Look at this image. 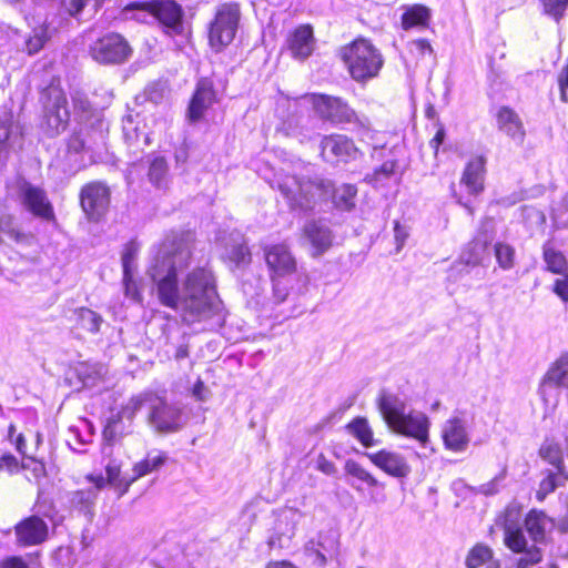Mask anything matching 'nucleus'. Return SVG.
<instances>
[{
  "label": "nucleus",
  "instance_id": "obj_32",
  "mask_svg": "<svg viewBox=\"0 0 568 568\" xmlns=\"http://www.w3.org/2000/svg\"><path fill=\"white\" fill-rule=\"evenodd\" d=\"M123 136L128 148L136 153L143 151L145 146L150 145L151 138L149 133L142 131L133 121L132 116H128L123 121Z\"/></svg>",
  "mask_w": 568,
  "mask_h": 568
},
{
  "label": "nucleus",
  "instance_id": "obj_36",
  "mask_svg": "<svg viewBox=\"0 0 568 568\" xmlns=\"http://www.w3.org/2000/svg\"><path fill=\"white\" fill-rule=\"evenodd\" d=\"M430 20V10L423 4L408 7L402 16V26L405 30L412 28H426Z\"/></svg>",
  "mask_w": 568,
  "mask_h": 568
},
{
  "label": "nucleus",
  "instance_id": "obj_30",
  "mask_svg": "<svg viewBox=\"0 0 568 568\" xmlns=\"http://www.w3.org/2000/svg\"><path fill=\"white\" fill-rule=\"evenodd\" d=\"M168 460V455L164 452L160 450H151L146 454L145 458L139 463H136L133 467V476L130 477L129 481L124 483L123 489L121 494H125L129 490V487L132 483L138 480L139 478L151 474L152 471L161 468L165 462Z\"/></svg>",
  "mask_w": 568,
  "mask_h": 568
},
{
  "label": "nucleus",
  "instance_id": "obj_3",
  "mask_svg": "<svg viewBox=\"0 0 568 568\" xmlns=\"http://www.w3.org/2000/svg\"><path fill=\"white\" fill-rule=\"evenodd\" d=\"M378 409L394 433L412 437L423 446L428 442L429 419L418 410L406 413L405 402L396 394L383 389L377 398Z\"/></svg>",
  "mask_w": 568,
  "mask_h": 568
},
{
  "label": "nucleus",
  "instance_id": "obj_56",
  "mask_svg": "<svg viewBox=\"0 0 568 568\" xmlns=\"http://www.w3.org/2000/svg\"><path fill=\"white\" fill-rule=\"evenodd\" d=\"M20 465L18 459L11 454H3L0 457V470L8 474H14L19 471Z\"/></svg>",
  "mask_w": 568,
  "mask_h": 568
},
{
  "label": "nucleus",
  "instance_id": "obj_44",
  "mask_svg": "<svg viewBox=\"0 0 568 568\" xmlns=\"http://www.w3.org/2000/svg\"><path fill=\"white\" fill-rule=\"evenodd\" d=\"M168 164L163 158H155L149 169V179L156 187H162L166 184Z\"/></svg>",
  "mask_w": 568,
  "mask_h": 568
},
{
  "label": "nucleus",
  "instance_id": "obj_53",
  "mask_svg": "<svg viewBox=\"0 0 568 568\" xmlns=\"http://www.w3.org/2000/svg\"><path fill=\"white\" fill-rule=\"evenodd\" d=\"M136 250L133 244L125 246L122 253L123 274H131L135 268Z\"/></svg>",
  "mask_w": 568,
  "mask_h": 568
},
{
  "label": "nucleus",
  "instance_id": "obj_23",
  "mask_svg": "<svg viewBox=\"0 0 568 568\" xmlns=\"http://www.w3.org/2000/svg\"><path fill=\"white\" fill-rule=\"evenodd\" d=\"M304 236L312 247V255L324 254L333 244L334 234L331 227L322 220H312L305 223Z\"/></svg>",
  "mask_w": 568,
  "mask_h": 568
},
{
  "label": "nucleus",
  "instance_id": "obj_40",
  "mask_svg": "<svg viewBox=\"0 0 568 568\" xmlns=\"http://www.w3.org/2000/svg\"><path fill=\"white\" fill-rule=\"evenodd\" d=\"M542 255L547 271L554 274H564L567 271V260L565 255L549 243L544 245Z\"/></svg>",
  "mask_w": 568,
  "mask_h": 568
},
{
  "label": "nucleus",
  "instance_id": "obj_5",
  "mask_svg": "<svg viewBox=\"0 0 568 568\" xmlns=\"http://www.w3.org/2000/svg\"><path fill=\"white\" fill-rule=\"evenodd\" d=\"M42 103L41 128L48 136H55L63 132L70 120L68 101L63 90L51 83L40 95Z\"/></svg>",
  "mask_w": 568,
  "mask_h": 568
},
{
  "label": "nucleus",
  "instance_id": "obj_13",
  "mask_svg": "<svg viewBox=\"0 0 568 568\" xmlns=\"http://www.w3.org/2000/svg\"><path fill=\"white\" fill-rule=\"evenodd\" d=\"M18 199L22 206L34 216L45 221L54 219L53 206L41 187L21 181L18 185Z\"/></svg>",
  "mask_w": 568,
  "mask_h": 568
},
{
  "label": "nucleus",
  "instance_id": "obj_10",
  "mask_svg": "<svg viewBox=\"0 0 568 568\" xmlns=\"http://www.w3.org/2000/svg\"><path fill=\"white\" fill-rule=\"evenodd\" d=\"M313 105L316 112L333 123H354L363 129L371 125L369 119L365 115H358L345 101L329 95H314Z\"/></svg>",
  "mask_w": 568,
  "mask_h": 568
},
{
  "label": "nucleus",
  "instance_id": "obj_1",
  "mask_svg": "<svg viewBox=\"0 0 568 568\" xmlns=\"http://www.w3.org/2000/svg\"><path fill=\"white\" fill-rule=\"evenodd\" d=\"M194 248L191 232H171L152 248L146 274L159 303L179 313L185 324L220 326L224 315L216 277L207 262L193 265Z\"/></svg>",
  "mask_w": 568,
  "mask_h": 568
},
{
  "label": "nucleus",
  "instance_id": "obj_48",
  "mask_svg": "<svg viewBox=\"0 0 568 568\" xmlns=\"http://www.w3.org/2000/svg\"><path fill=\"white\" fill-rule=\"evenodd\" d=\"M546 14L554 18L557 22L565 16L568 9V0H540Z\"/></svg>",
  "mask_w": 568,
  "mask_h": 568
},
{
  "label": "nucleus",
  "instance_id": "obj_64",
  "mask_svg": "<svg viewBox=\"0 0 568 568\" xmlns=\"http://www.w3.org/2000/svg\"><path fill=\"white\" fill-rule=\"evenodd\" d=\"M524 557H527L528 564L531 566L534 564H537L541 560V554L540 550L536 547H532L528 550H526Z\"/></svg>",
  "mask_w": 568,
  "mask_h": 568
},
{
  "label": "nucleus",
  "instance_id": "obj_11",
  "mask_svg": "<svg viewBox=\"0 0 568 568\" xmlns=\"http://www.w3.org/2000/svg\"><path fill=\"white\" fill-rule=\"evenodd\" d=\"M474 417L466 410H455L444 423L442 438L446 449L463 453L470 443Z\"/></svg>",
  "mask_w": 568,
  "mask_h": 568
},
{
  "label": "nucleus",
  "instance_id": "obj_51",
  "mask_svg": "<svg viewBox=\"0 0 568 568\" xmlns=\"http://www.w3.org/2000/svg\"><path fill=\"white\" fill-rule=\"evenodd\" d=\"M27 473L28 480L38 483L41 478L45 476V466L42 462L36 459H28L21 466Z\"/></svg>",
  "mask_w": 568,
  "mask_h": 568
},
{
  "label": "nucleus",
  "instance_id": "obj_54",
  "mask_svg": "<svg viewBox=\"0 0 568 568\" xmlns=\"http://www.w3.org/2000/svg\"><path fill=\"white\" fill-rule=\"evenodd\" d=\"M408 236H409L408 227L406 225L400 224L398 221H395L394 237H395V242H396V252L397 253L404 247Z\"/></svg>",
  "mask_w": 568,
  "mask_h": 568
},
{
  "label": "nucleus",
  "instance_id": "obj_41",
  "mask_svg": "<svg viewBox=\"0 0 568 568\" xmlns=\"http://www.w3.org/2000/svg\"><path fill=\"white\" fill-rule=\"evenodd\" d=\"M344 469L348 476L366 484L368 487H384L368 470L353 459L346 460Z\"/></svg>",
  "mask_w": 568,
  "mask_h": 568
},
{
  "label": "nucleus",
  "instance_id": "obj_20",
  "mask_svg": "<svg viewBox=\"0 0 568 568\" xmlns=\"http://www.w3.org/2000/svg\"><path fill=\"white\" fill-rule=\"evenodd\" d=\"M17 544L22 547L38 546L49 536L47 523L39 516H30L14 527Z\"/></svg>",
  "mask_w": 568,
  "mask_h": 568
},
{
  "label": "nucleus",
  "instance_id": "obj_61",
  "mask_svg": "<svg viewBox=\"0 0 568 568\" xmlns=\"http://www.w3.org/2000/svg\"><path fill=\"white\" fill-rule=\"evenodd\" d=\"M554 293L558 295L564 302H568V275L555 281Z\"/></svg>",
  "mask_w": 568,
  "mask_h": 568
},
{
  "label": "nucleus",
  "instance_id": "obj_33",
  "mask_svg": "<svg viewBox=\"0 0 568 568\" xmlns=\"http://www.w3.org/2000/svg\"><path fill=\"white\" fill-rule=\"evenodd\" d=\"M58 28L59 26H55L53 20H45L41 26L33 28L32 33L26 40V49L28 53L30 55L38 53Z\"/></svg>",
  "mask_w": 568,
  "mask_h": 568
},
{
  "label": "nucleus",
  "instance_id": "obj_39",
  "mask_svg": "<svg viewBox=\"0 0 568 568\" xmlns=\"http://www.w3.org/2000/svg\"><path fill=\"white\" fill-rule=\"evenodd\" d=\"M544 474L545 477L536 490L538 501H544L549 494L554 493L557 487L564 486L565 481L568 480V478H565V475L557 471L546 470Z\"/></svg>",
  "mask_w": 568,
  "mask_h": 568
},
{
  "label": "nucleus",
  "instance_id": "obj_8",
  "mask_svg": "<svg viewBox=\"0 0 568 568\" xmlns=\"http://www.w3.org/2000/svg\"><path fill=\"white\" fill-rule=\"evenodd\" d=\"M136 9L143 16L155 18L166 34L172 37L184 33L183 10L174 0H151L138 4Z\"/></svg>",
  "mask_w": 568,
  "mask_h": 568
},
{
  "label": "nucleus",
  "instance_id": "obj_62",
  "mask_svg": "<svg viewBox=\"0 0 568 568\" xmlns=\"http://www.w3.org/2000/svg\"><path fill=\"white\" fill-rule=\"evenodd\" d=\"M0 568H28V565L21 557L12 556L1 561Z\"/></svg>",
  "mask_w": 568,
  "mask_h": 568
},
{
  "label": "nucleus",
  "instance_id": "obj_15",
  "mask_svg": "<svg viewBox=\"0 0 568 568\" xmlns=\"http://www.w3.org/2000/svg\"><path fill=\"white\" fill-rule=\"evenodd\" d=\"M264 258L271 277H291L296 271V260L285 243L265 246Z\"/></svg>",
  "mask_w": 568,
  "mask_h": 568
},
{
  "label": "nucleus",
  "instance_id": "obj_9",
  "mask_svg": "<svg viewBox=\"0 0 568 568\" xmlns=\"http://www.w3.org/2000/svg\"><path fill=\"white\" fill-rule=\"evenodd\" d=\"M562 389H568V353L549 366L539 383L538 395L545 406L556 407Z\"/></svg>",
  "mask_w": 568,
  "mask_h": 568
},
{
  "label": "nucleus",
  "instance_id": "obj_47",
  "mask_svg": "<svg viewBox=\"0 0 568 568\" xmlns=\"http://www.w3.org/2000/svg\"><path fill=\"white\" fill-rule=\"evenodd\" d=\"M226 257L235 263L237 266L248 264L251 261V253L247 245L243 242L235 243L225 250Z\"/></svg>",
  "mask_w": 568,
  "mask_h": 568
},
{
  "label": "nucleus",
  "instance_id": "obj_18",
  "mask_svg": "<svg viewBox=\"0 0 568 568\" xmlns=\"http://www.w3.org/2000/svg\"><path fill=\"white\" fill-rule=\"evenodd\" d=\"M301 516L300 511L292 508L280 514L267 540L270 549H286L291 546Z\"/></svg>",
  "mask_w": 568,
  "mask_h": 568
},
{
  "label": "nucleus",
  "instance_id": "obj_21",
  "mask_svg": "<svg viewBox=\"0 0 568 568\" xmlns=\"http://www.w3.org/2000/svg\"><path fill=\"white\" fill-rule=\"evenodd\" d=\"M286 48L293 59L305 61L315 49L313 28L310 24H302L295 28L287 36Z\"/></svg>",
  "mask_w": 568,
  "mask_h": 568
},
{
  "label": "nucleus",
  "instance_id": "obj_49",
  "mask_svg": "<svg viewBox=\"0 0 568 568\" xmlns=\"http://www.w3.org/2000/svg\"><path fill=\"white\" fill-rule=\"evenodd\" d=\"M87 128L74 129L68 141V152L78 154L87 148Z\"/></svg>",
  "mask_w": 568,
  "mask_h": 568
},
{
  "label": "nucleus",
  "instance_id": "obj_29",
  "mask_svg": "<svg viewBox=\"0 0 568 568\" xmlns=\"http://www.w3.org/2000/svg\"><path fill=\"white\" fill-rule=\"evenodd\" d=\"M505 532V545L514 552H523L527 548V540L517 519V514L507 511L497 520Z\"/></svg>",
  "mask_w": 568,
  "mask_h": 568
},
{
  "label": "nucleus",
  "instance_id": "obj_43",
  "mask_svg": "<svg viewBox=\"0 0 568 568\" xmlns=\"http://www.w3.org/2000/svg\"><path fill=\"white\" fill-rule=\"evenodd\" d=\"M493 558V550L485 545L478 544L470 549L466 558L467 568H478Z\"/></svg>",
  "mask_w": 568,
  "mask_h": 568
},
{
  "label": "nucleus",
  "instance_id": "obj_50",
  "mask_svg": "<svg viewBox=\"0 0 568 568\" xmlns=\"http://www.w3.org/2000/svg\"><path fill=\"white\" fill-rule=\"evenodd\" d=\"M291 277H271L273 283V297L276 303H283L290 294Z\"/></svg>",
  "mask_w": 568,
  "mask_h": 568
},
{
  "label": "nucleus",
  "instance_id": "obj_34",
  "mask_svg": "<svg viewBox=\"0 0 568 568\" xmlns=\"http://www.w3.org/2000/svg\"><path fill=\"white\" fill-rule=\"evenodd\" d=\"M550 518L539 510H530L525 519V527L536 542H540L545 539L546 531L551 527Z\"/></svg>",
  "mask_w": 568,
  "mask_h": 568
},
{
  "label": "nucleus",
  "instance_id": "obj_27",
  "mask_svg": "<svg viewBox=\"0 0 568 568\" xmlns=\"http://www.w3.org/2000/svg\"><path fill=\"white\" fill-rule=\"evenodd\" d=\"M94 484V487L74 490L68 495L70 507L89 517V519H92L94 515V504L98 493L104 486L105 479L102 476H99Z\"/></svg>",
  "mask_w": 568,
  "mask_h": 568
},
{
  "label": "nucleus",
  "instance_id": "obj_37",
  "mask_svg": "<svg viewBox=\"0 0 568 568\" xmlns=\"http://www.w3.org/2000/svg\"><path fill=\"white\" fill-rule=\"evenodd\" d=\"M348 433L353 435L363 446L372 447L379 442L374 438L373 429L364 417H356L347 425Z\"/></svg>",
  "mask_w": 568,
  "mask_h": 568
},
{
  "label": "nucleus",
  "instance_id": "obj_24",
  "mask_svg": "<svg viewBox=\"0 0 568 568\" xmlns=\"http://www.w3.org/2000/svg\"><path fill=\"white\" fill-rule=\"evenodd\" d=\"M215 98L213 82L207 78L200 79L187 109L189 120L191 122L201 120L205 111L215 102Z\"/></svg>",
  "mask_w": 568,
  "mask_h": 568
},
{
  "label": "nucleus",
  "instance_id": "obj_7",
  "mask_svg": "<svg viewBox=\"0 0 568 568\" xmlns=\"http://www.w3.org/2000/svg\"><path fill=\"white\" fill-rule=\"evenodd\" d=\"M148 415L149 424L158 433H175L186 424V415L178 403H169L164 396L153 393Z\"/></svg>",
  "mask_w": 568,
  "mask_h": 568
},
{
  "label": "nucleus",
  "instance_id": "obj_31",
  "mask_svg": "<svg viewBox=\"0 0 568 568\" xmlns=\"http://www.w3.org/2000/svg\"><path fill=\"white\" fill-rule=\"evenodd\" d=\"M497 123L500 131L518 143L525 138V130L519 115L510 108L503 106L497 113Z\"/></svg>",
  "mask_w": 568,
  "mask_h": 568
},
{
  "label": "nucleus",
  "instance_id": "obj_12",
  "mask_svg": "<svg viewBox=\"0 0 568 568\" xmlns=\"http://www.w3.org/2000/svg\"><path fill=\"white\" fill-rule=\"evenodd\" d=\"M132 50L128 41L119 33H109L98 39L90 48L92 59L101 64L125 62Z\"/></svg>",
  "mask_w": 568,
  "mask_h": 568
},
{
  "label": "nucleus",
  "instance_id": "obj_6",
  "mask_svg": "<svg viewBox=\"0 0 568 568\" xmlns=\"http://www.w3.org/2000/svg\"><path fill=\"white\" fill-rule=\"evenodd\" d=\"M240 17L241 12L236 3H223L217 7L209 29V41L214 51L223 50L234 40Z\"/></svg>",
  "mask_w": 568,
  "mask_h": 568
},
{
  "label": "nucleus",
  "instance_id": "obj_25",
  "mask_svg": "<svg viewBox=\"0 0 568 568\" xmlns=\"http://www.w3.org/2000/svg\"><path fill=\"white\" fill-rule=\"evenodd\" d=\"M486 160L484 156L470 159L462 174L460 186L469 196H478L484 191Z\"/></svg>",
  "mask_w": 568,
  "mask_h": 568
},
{
  "label": "nucleus",
  "instance_id": "obj_28",
  "mask_svg": "<svg viewBox=\"0 0 568 568\" xmlns=\"http://www.w3.org/2000/svg\"><path fill=\"white\" fill-rule=\"evenodd\" d=\"M338 540L334 532L318 535V540H311L305 545L304 551L310 557L314 565L325 566L327 562V556L332 557L337 552Z\"/></svg>",
  "mask_w": 568,
  "mask_h": 568
},
{
  "label": "nucleus",
  "instance_id": "obj_16",
  "mask_svg": "<svg viewBox=\"0 0 568 568\" xmlns=\"http://www.w3.org/2000/svg\"><path fill=\"white\" fill-rule=\"evenodd\" d=\"M152 390H145L135 396H132L125 405L122 406L121 410L109 418L108 424L103 430V436L108 440H112L115 436L122 432L121 420L123 418L133 420L136 413L144 406L151 408V398L153 397Z\"/></svg>",
  "mask_w": 568,
  "mask_h": 568
},
{
  "label": "nucleus",
  "instance_id": "obj_52",
  "mask_svg": "<svg viewBox=\"0 0 568 568\" xmlns=\"http://www.w3.org/2000/svg\"><path fill=\"white\" fill-rule=\"evenodd\" d=\"M123 286L125 296L134 302H142V294L140 292L138 283L133 278V273L123 274Z\"/></svg>",
  "mask_w": 568,
  "mask_h": 568
},
{
  "label": "nucleus",
  "instance_id": "obj_42",
  "mask_svg": "<svg viewBox=\"0 0 568 568\" xmlns=\"http://www.w3.org/2000/svg\"><path fill=\"white\" fill-rule=\"evenodd\" d=\"M77 322L81 328L90 333H98L101 324L103 323V318L94 311L81 307L77 311Z\"/></svg>",
  "mask_w": 568,
  "mask_h": 568
},
{
  "label": "nucleus",
  "instance_id": "obj_55",
  "mask_svg": "<svg viewBox=\"0 0 568 568\" xmlns=\"http://www.w3.org/2000/svg\"><path fill=\"white\" fill-rule=\"evenodd\" d=\"M100 0H95L99 2ZM89 2V0H62V9L69 17H75L84 6Z\"/></svg>",
  "mask_w": 568,
  "mask_h": 568
},
{
  "label": "nucleus",
  "instance_id": "obj_2",
  "mask_svg": "<svg viewBox=\"0 0 568 568\" xmlns=\"http://www.w3.org/2000/svg\"><path fill=\"white\" fill-rule=\"evenodd\" d=\"M287 200L293 210L308 212L322 202L332 197L337 210L351 211L355 207L357 189L353 184H342L335 187L331 181H301L295 176H275L271 182Z\"/></svg>",
  "mask_w": 568,
  "mask_h": 568
},
{
  "label": "nucleus",
  "instance_id": "obj_4",
  "mask_svg": "<svg viewBox=\"0 0 568 568\" xmlns=\"http://www.w3.org/2000/svg\"><path fill=\"white\" fill-rule=\"evenodd\" d=\"M341 58L357 82L375 78L384 64L383 57L368 40L356 39L341 49Z\"/></svg>",
  "mask_w": 568,
  "mask_h": 568
},
{
  "label": "nucleus",
  "instance_id": "obj_58",
  "mask_svg": "<svg viewBox=\"0 0 568 568\" xmlns=\"http://www.w3.org/2000/svg\"><path fill=\"white\" fill-rule=\"evenodd\" d=\"M72 101L75 112H81L82 118L90 113L91 105L85 95L77 93L72 97Z\"/></svg>",
  "mask_w": 568,
  "mask_h": 568
},
{
  "label": "nucleus",
  "instance_id": "obj_19",
  "mask_svg": "<svg viewBox=\"0 0 568 568\" xmlns=\"http://www.w3.org/2000/svg\"><path fill=\"white\" fill-rule=\"evenodd\" d=\"M373 465L387 475L395 478H406L412 473V467L406 457L398 452L381 449L375 453H364Z\"/></svg>",
  "mask_w": 568,
  "mask_h": 568
},
{
  "label": "nucleus",
  "instance_id": "obj_38",
  "mask_svg": "<svg viewBox=\"0 0 568 568\" xmlns=\"http://www.w3.org/2000/svg\"><path fill=\"white\" fill-rule=\"evenodd\" d=\"M74 371L83 387H93L103 375V366L98 363L82 362Z\"/></svg>",
  "mask_w": 568,
  "mask_h": 568
},
{
  "label": "nucleus",
  "instance_id": "obj_22",
  "mask_svg": "<svg viewBox=\"0 0 568 568\" xmlns=\"http://www.w3.org/2000/svg\"><path fill=\"white\" fill-rule=\"evenodd\" d=\"M322 155L327 161H348L358 152L353 140L343 134L324 136L321 142Z\"/></svg>",
  "mask_w": 568,
  "mask_h": 568
},
{
  "label": "nucleus",
  "instance_id": "obj_14",
  "mask_svg": "<svg viewBox=\"0 0 568 568\" xmlns=\"http://www.w3.org/2000/svg\"><path fill=\"white\" fill-rule=\"evenodd\" d=\"M80 203L89 220L99 221L109 209L110 191L101 182L88 183L81 190Z\"/></svg>",
  "mask_w": 568,
  "mask_h": 568
},
{
  "label": "nucleus",
  "instance_id": "obj_45",
  "mask_svg": "<svg viewBox=\"0 0 568 568\" xmlns=\"http://www.w3.org/2000/svg\"><path fill=\"white\" fill-rule=\"evenodd\" d=\"M495 255L498 265L503 270H510L515 265V248L505 243L495 244Z\"/></svg>",
  "mask_w": 568,
  "mask_h": 568
},
{
  "label": "nucleus",
  "instance_id": "obj_59",
  "mask_svg": "<svg viewBox=\"0 0 568 568\" xmlns=\"http://www.w3.org/2000/svg\"><path fill=\"white\" fill-rule=\"evenodd\" d=\"M505 475L500 474L491 479L489 483H486L480 486L479 491L486 496L495 495L500 489V483L504 480Z\"/></svg>",
  "mask_w": 568,
  "mask_h": 568
},
{
  "label": "nucleus",
  "instance_id": "obj_35",
  "mask_svg": "<svg viewBox=\"0 0 568 568\" xmlns=\"http://www.w3.org/2000/svg\"><path fill=\"white\" fill-rule=\"evenodd\" d=\"M396 166V161H385L379 168L374 170L373 174L366 176L367 183L372 184L376 189L396 183L398 181Z\"/></svg>",
  "mask_w": 568,
  "mask_h": 568
},
{
  "label": "nucleus",
  "instance_id": "obj_26",
  "mask_svg": "<svg viewBox=\"0 0 568 568\" xmlns=\"http://www.w3.org/2000/svg\"><path fill=\"white\" fill-rule=\"evenodd\" d=\"M21 145V128L14 121L12 112L7 110L0 111V154L20 149Z\"/></svg>",
  "mask_w": 568,
  "mask_h": 568
},
{
  "label": "nucleus",
  "instance_id": "obj_57",
  "mask_svg": "<svg viewBox=\"0 0 568 568\" xmlns=\"http://www.w3.org/2000/svg\"><path fill=\"white\" fill-rule=\"evenodd\" d=\"M316 468L328 476H335L337 474L335 464L328 460L323 454H320L316 459Z\"/></svg>",
  "mask_w": 568,
  "mask_h": 568
},
{
  "label": "nucleus",
  "instance_id": "obj_17",
  "mask_svg": "<svg viewBox=\"0 0 568 568\" xmlns=\"http://www.w3.org/2000/svg\"><path fill=\"white\" fill-rule=\"evenodd\" d=\"M489 258L488 243L486 240H474L463 250L459 260L450 267L449 277L455 281L469 273V267L483 265Z\"/></svg>",
  "mask_w": 568,
  "mask_h": 568
},
{
  "label": "nucleus",
  "instance_id": "obj_46",
  "mask_svg": "<svg viewBox=\"0 0 568 568\" xmlns=\"http://www.w3.org/2000/svg\"><path fill=\"white\" fill-rule=\"evenodd\" d=\"M105 474L106 481L119 491L120 496H123L124 494H121V490L123 489L124 483L129 481L130 478L126 476H121L120 464H118L115 460L109 462V464L105 466Z\"/></svg>",
  "mask_w": 568,
  "mask_h": 568
},
{
  "label": "nucleus",
  "instance_id": "obj_60",
  "mask_svg": "<svg viewBox=\"0 0 568 568\" xmlns=\"http://www.w3.org/2000/svg\"><path fill=\"white\" fill-rule=\"evenodd\" d=\"M211 395L210 389L199 378L192 388V396L197 402H205Z\"/></svg>",
  "mask_w": 568,
  "mask_h": 568
},
{
  "label": "nucleus",
  "instance_id": "obj_63",
  "mask_svg": "<svg viewBox=\"0 0 568 568\" xmlns=\"http://www.w3.org/2000/svg\"><path fill=\"white\" fill-rule=\"evenodd\" d=\"M412 50L418 52L422 55H425L426 53L430 54L433 52V49L430 47V43L425 39H418L410 43Z\"/></svg>",
  "mask_w": 568,
  "mask_h": 568
}]
</instances>
